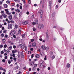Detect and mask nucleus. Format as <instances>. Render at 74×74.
Returning a JSON list of instances; mask_svg holds the SVG:
<instances>
[{
    "label": "nucleus",
    "instance_id": "obj_24",
    "mask_svg": "<svg viewBox=\"0 0 74 74\" xmlns=\"http://www.w3.org/2000/svg\"><path fill=\"white\" fill-rule=\"evenodd\" d=\"M4 47L5 48H7V45L6 44L4 46Z\"/></svg>",
    "mask_w": 74,
    "mask_h": 74
},
{
    "label": "nucleus",
    "instance_id": "obj_9",
    "mask_svg": "<svg viewBox=\"0 0 74 74\" xmlns=\"http://www.w3.org/2000/svg\"><path fill=\"white\" fill-rule=\"evenodd\" d=\"M3 6L4 7V8H7L8 7V5H7V4H3Z\"/></svg>",
    "mask_w": 74,
    "mask_h": 74
},
{
    "label": "nucleus",
    "instance_id": "obj_13",
    "mask_svg": "<svg viewBox=\"0 0 74 74\" xmlns=\"http://www.w3.org/2000/svg\"><path fill=\"white\" fill-rule=\"evenodd\" d=\"M36 46V43H32V46L33 47H35Z\"/></svg>",
    "mask_w": 74,
    "mask_h": 74
},
{
    "label": "nucleus",
    "instance_id": "obj_59",
    "mask_svg": "<svg viewBox=\"0 0 74 74\" xmlns=\"http://www.w3.org/2000/svg\"><path fill=\"white\" fill-rule=\"evenodd\" d=\"M2 29L3 30H4V27H3L2 28Z\"/></svg>",
    "mask_w": 74,
    "mask_h": 74
},
{
    "label": "nucleus",
    "instance_id": "obj_34",
    "mask_svg": "<svg viewBox=\"0 0 74 74\" xmlns=\"http://www.w3.org/2000/svg\"><path fill=\"white\" fill-rule=\"evenodd\" d=\"M3 45H0V48H3Z\"/></svg>",
    "mask_w": 74,
    "mask_h": 74
},
{
    "label": "nucleus",
    "instance_id": "obj_10",
    "mask_svg": "<svg viewBox=\"0 0 74 74\" xmlns=\"http://www.w3.org/2000/svg\"><path fill=\"white\" fill-rule=\"evenodd\" d=\"M21 28L19 29V31L18 32V34H21Z\"/></svg>",
    "mask_w": 74,
    "mask_h": 74
},
{
    "label": "nucleus",
    "instance_id": "obj_41",
    "mask_svg": "<svg viewBox=\"0 0 74 74\" xmlns=\"http://www.w3.org/2000/svg\"><path fill=\"white\" fill-rule=\"evenodd\" d=\"M12 56L13 58H15V55L14 54H13Z\"/></svg>",
    "mask_w": 74,
    "mask_h": 74
},
{
    "label": "nucleus",
    "instance_id": "obj_62",
    "mask_svg": "<svg viewBox=\"0 0 74 74\" xmlns=\"http://www.w3.org/2000/svg\"><path fill=\"white\" fill-rule=\"evenodd\" d=\"M39 40L40 41H42V39L40 38L39 39Z\"/></svg>",
    "mask_w": 74,
    "mask_h": 74
},
{
    "label": "nucleus",
    "instance_id": "obj_7",
    "mask_svg": "<svg viewBox=\"0 0 74 74\" xmlns=\"http://www.w3.org/2000/svg\"><path fill=\"white\" fill-rule=\"evenodd\" d=\"M8 28L9 29H11L12 28V25H9L8 26Z\"/></svg>",
    "mask_w": 74,
    "mask_h": 74
},
{
    "label": "nucleus",
    "instance_id": "obj_55",
    "mask_svg": "<svg viewBox=\"0 0 74 74\" xmlns=\"http://www.w3.org/2000/svg\"><path fill=\"white\" fill-rule=\"evenodd\" d=\"M3 16L4 18H6V17H7V15H5V16Z\"/></svg>",
    "mask_w": 74,
    "mask_h": 74
},
{
    "label": "nucleus",
    "instance_id": "obj_1",
    "mask_svg": "<svg viewBox=\"0 0 74 74\" xmlns=\"http://www.w3.org/2000/svg\"><path fill=\"white\" fill-rule=\"evenodd\" d=\"M5 11L6 12V14L8 15H11V13L9 12L8 11V9H5Z\"/></svg>",
    "mask_w": 74,
    "mask_h": 74
},
{
    "label": "nucleus",
    "instance_id": "obj_46",
    "mask_svg": "<svg viewBox=\"0 0 74 74\" xmlns=\"http://www.w3.org/2000/svg\"><path fill=\"white\" fill-rule=\"evenodd\" d=\"M33 57H34V54H32L31 55V58H33Z\"/></svg>",
    "mask_w": 74,
    "mask_h": 74
},
{
    "label": "nucleus",
    "instance_id": "obj_4",
    "mask_svg": "<svg viewBox=\"0 0 74 74\" xmlns=\"http://www.w3.org/2000/svg\"><path fill=\"white\" fill-rule=\"evenodd\" d=\"M10 34L11 36H13V35L15 34V31L14 30L11 31Z\"/></svg>",
    "mask_w": 74,
    "mask_h": 74
},
{
    "label": "nucleus",
    "instance_id": "obj_12",
    "mask_svg": "<svg viewBox=\"0 0 74 74\" xmlns=\"http://www.w3.org/2000/svg\"><path fill=\"white\" fill-rule=\"evenodd\" d=\"M55 14L54 13H53L52 14V16H51L53 18V17H55Z\"/></svg>",
    "mask_w": 74,
    "mask_h": 74
},
{
    "label": "nucleus",
    "instance_id": "obj_19",
    "mask_svg": "<svg viewBox=\"0 0 74 74\" xmlns=\"http://www.w3.org/2000/svg\"><path fill=\"white\" fill-rule=\"evenodd\" d=\"M15 11L16 12H20V10L19 9H17L15 10Z\"/></svg>",
    "mask_w": 74,
    "mask_h": 74
},
{
    "label": "nucleus",
    "instance_id": "obj_45",
    "mask_svg": "<svg viewBox=\"0 0 74 74\" xmlns=\"http://www.w3.org/2000/svg\"><path fill=\"white\" fill-rule=\"evenodd\" d=\"M8 37V35H5V38H7Z\"/></svg>",
    "mask_w": 74,
    "mask_h": 74
},
{
    "label": "nucleus",
    "instance_id": "obj_15",
    "mask_svg": "<svg viewBox=\"0 0 74 74\" xmlns=\"http://www.w3.org/2000/svg\"><path fill=\"white\" fill-rule=\"evenodd\" d=\"M52 1H50V2L49 3V6H50V7H51V5H52Z\"/></svg>",
    "mask_w": 74,
    "mask_h": 74
},
{
    "label": "nucleus",
    "instance_id": "obj_36",
    "mask_svg": "<svg viewBox=\"0 0 74 74\" xmlns=\"http://www.w3.org/2000/svg\"><path fill=\"white\" fill-rule=\"evenodd\" d=\"M44 59L45 60H47V56H45V58H44Z\"/></svg>",
    "mask_w": 74,
    "mask_h": 74
},
{
    "label": "nucleus",
    "instance_id": "obj_60",
    "mask_svg": "<svg viewBox=\"0 0 74 74\" xmlns=\"http://www.w3.org/2000/svg\"><path fill=\"white\" fill-rule=\"evenodd\" d=\"M26 14H27V15H29V12H26Z\"/></svg>",
    "mask_w": 74,
    "mask_h": 74
},
{
    "label": "nucleus",
    "instance_id": "obj_35",
    "mask_svg": "<svg viewBox=\"0 0 74 74\" xmlns=\"http://www.w3.org/2000/svg\"><path fill=\"white\" fill-rule=\"evenodd\" d=\"M12 14L13 15H14V14H15V12H12Z\"/></svg>",
    "mask_w": 74,
    "mask_h": 74
},
{
    "label": "nucleus",
    "instance_id": "obj_31",
    "mask_svg": "<svg viewBox=\"0 0 74 74\" xmlns=\"http://www.w3.org/2000/svg\"><path fill=\"white\" fill-rule=\"evenodd\" d=\"M18 25H15V29H17L18 28Z\"/></svg>",
    "mask_w": 74,
    "mask_h": 74
},
{
    "label": "nucleus",
    "instance_id": "obj_22",
    "mask_svg": "<svg viewBox=\"0 0 74 74\" xmlns=\"http://www.w3.org/2000/svg\"><path fill=\"white\" fill-rule=\"evenodd\" d=\"M19 68V66H16L15 67V69H18V68Z\"/></svg>",
    "mask_w": 74,
    "mask_h": 74
},
{
    "label": "nucleus",
    "instance_id": "obj_23",
    "mask_svg": "<svg viewBox=\"0 0 74 74\" xmlns=\"http://www.w3.org/2000/svg\"><path fill=\"white\" fill-rule=\"evenodd\" d=\"M8 49L10 50H11L12 49V46H10L9 47H8Z\"/></svg>",
    "mask_w": 74,
    "mask_h": 74
},
{
    "label": "nucleus",
    "instance_id": "obj_2",
    "mask_svg": "<svg viewBox=\"0 0 74 74\" xmlns=\"http://www.w3.org/2000/svg\"><path fill=\"white\" fill-rule=\"evenodd\" d=\"M38 27L40 29H42L44 28V25L42 24H39Z\"/></svg>",
    "mask_w": 74,
    "mask_h": 74
},
{
    "label": "nucleus",
    "instance_id": "obj_53",
    "mask_svg": "<svg viewBox=\"0 0 74 74\" xmlns=\"http://www.w3.org/2000/svg\"><path fill=\"white\" fill-rule=\"evenodd\" d=\"M16 16H17V14L14 15V17L15 18H16Z\"/></svg>",
    "mask_w": 74,
    "mask_h": 74
},
{
    "label": "nucleus",
    "instance_id": "obj_48",
    "mask_svg": "<svg viewBox=\"0 0 74 74\" xmlns=\"http://www.w3.org/2000/svg\"><path fill=\"white\" fill-rule=\"evenodd\" d=\"M14 10H15V8H12L11 9V11H14Z\"/></svg>",
    "mask_w": 74,
    "mask_h": 74
},
{
    "label": "nucleus",
    "instance_id": "obj_18",
    "mask_svg": "<svg viewBox=\"0 0 74 74\" xmlns=\"http://www.w3.org/2000/svg\"><path fill=\"white\" fill-rule=\"evenodd\" d=\"M35 56L36 58H38L40 57V56H39V55L38 54H36V55Z\"/></svg>",
    "mask_w": 74,
    "mask_h": 74
},
{
    "label": "nucleus",
    "instance_id": "obj_43",
    "mask_svg": "<svg viewBox=\"0 0 74 74\" xmlns=\"http://www.w3.org/2000/svg\"><path fill=\"white\" fill-rule=\"evenodd\" d=\"M61 1H62V0H58V2L59 3H61Z\"/></svg>",
    "mask_w": 74,
    "mask_h": 74
},
{
    "label": "nucleus",
    "instance_id": "obj_40",
    "mask_svg": "<svg viewBox=\"0 0 74 74\" xmlns=\"http://www.w3.org/2000/svg\"><path fill=\"white\" fill-rule=\"evenodd\" d=\"M12 52L13 54L15 53V51L14 50H12Z\"/></svg>",
    "mask_w": 74,
    "mask_h": 74
},
{
    "label": "nucleus",
    "instance_id": "obj_32",
    "mask_svg": "<svg viewBox=\"0 0 74 74\" xmlns=\"http://www.w3.org/2000/svg\"><path fill=\"white\" fill-rule=\"evenodd\" d=\"M4 11H3V10H2L1 12V14H3V13H4Z\"/></svg>",
    "mask_w": 74,
    "mask_h": 74
},
{
    "label": "nucleus",
    "instance_id": "obj_17",
    "mask_svg": "<svg viewBox=\"0 0 74 74\" xmlns=\"http://www.w3.org/2000/svg\"><path fill=\"white\" fill-rule=\"evenodd\" d=\"M6 53H10V51L8 50V49L6 51Z\"/></svg>",
    "mask_w": 74,
    "mask_h": 74
},
{
    "label": "nucleus",
    "instance_id": "obj_39",
    "mask_svg": "<svg viewBox=\"0 0 74 74\" xmlns=\"http://www.w3.org/2000/svg\"><path fill=\"white\" fill-rule=\"evenodd\" d=\"M25 34H23L22 35V37L23 38H25Z\"/></svg>",
    "mask_w": 74,
    "mask_h": 74
},
{
    "label": "nucleus",
    "instance_id": "obj_33",
    "mask_svg": "<svg viewBox=\"0 0 74 74\" xmlns=\"http://www.w3.org/2000/svg\"><path fill=\"white\" fill-rule=\"evenodd\" d=\"M31 18L32 19L34 18V15H33L32 16Z\"/></svg>",
    "mask_w": 74,
    "mask_h": 74
},
{
    "label": "nucleus",
    "instance_id": "obj_27",
    "mask_svg": "<svg viewBox=\"0 0 74 74\" xmlns=\"http://www.w3.org/2000/svg\"><path fill=\"white\" fill-rule=\"evenodd\" d=\"M35 23H36L37 24L38 23V20H36Z\"/></svg>",
    "mask_w": 74,
    "mask_h": 74
},
{
    "label": "nucleus",
    "instance_id": "obj_64",
    "mask_svg": "<svg viewBox=\"0 0 74 74\" xmlns=\"http://www.w3.org/2000/svg\"><path fill=\"white\" fill-rule=\"evenodd\" d=\"M4 56H6V55H7V53H5L4 54Z\"/></svg>",
    "mask_w": 74,
    "mask_h": 74
},
{
    "label": "nucleus",
    "instance_id": "obj_47",
    "mask_svg": "<svg viewBox=\"0 0 74 74\" xmlns=\"http://www.w3.org/2000/svg\"><path fill=\"white\" fill-rule=\"evenodd\" d=\"M4 51H1V54H3V53H4Z\"/></svg>",
    "mask_w": 74,
    "mask_h": 74
},
{
    "label": "nucleus",
    "instance_id": "obj_63",
    "mask_svg": "<svg viewBox=\"0 0 74 74\" xmlns=\"http://www.w3.org/2000/svg\"><path fill=\"white\" fill-rule=\"evenodd\" d=\"M42 42H45V40H42Z\"/></svg>",
    "mask_w": 74,
    "mask_h": 74
},
{
    "label": "nucleus",
    "instance_id": "obj_8",
    "mask_svg": "<svg viewBox=\"0 0 74 74\" xmlns=\"http://www.w3.org/2000/svg\"><path fill=\"white\" fill-rule=\"evenodd\" d=\"M49 38V36H48V35H47L46 36V39L47 40H48Z\"/></svg>",
    "mask_w": 74,
    "mask_h": 74
},
{
    "label": "nucleus",
    "instance_id": "obj_16",
    "mask_svg": "<svg viewBox=\"0 0 74 74\" xmlns=\"http://www.w3.org/2000/svg\"><path fill=\"white\" fill-rule=\"evenodd\" d=\"M51 58L52 59H54L55 58V55H53L51 57Z\"/></svg>",
    "mask_w": 74,
    "mask_h": 74
},
{
    "label": "nucleus",
    "instance_id": "obj_26",
    "mask_svg": "<svg viewBox=\"0 0 74 74\" xmlns=\"http://www.w3.org/2000/svg\"><path fill=\"white\" fill-rule=\"evenodd\" d=\"M6 3L7 4H9V3H10V1H6Z\"/></svg>",
    "mask_w": 74,
    "mask_h": 74
},
{
    "label": "nucleus",
    "instance_id": "obj_20",
    "mask_svg": "<svg viewBox=\"0 0 74 74\" xmlns=\"http://www.w3.org/2000/svg\"><path fill=\"white\" fill-rule=\"evenodd\" d=\"M43 66V68H44V65H39V67L40 68H41L42 67V66Z\"/></svg>",
    "mask_w": 74,
    "mask_h": 74
},
{
    "label": "nucleus",
    "instance_id": "obj_49",
    "mask_svg": "<svg viewBox=\"0 0 74 74\" xmlns=\"http://www.w3.org/2000/svg\"><path fill=\"white\" fill-rule=\"evenodd\" d=\"M33 31H35V30H36V28H35L34 27H33Z\"/></svg>",
    "mask_w": 74,
    "mask_h": 74
},
{
    "label": "nucleus",
    "instance_id": "obj_44",
    "mask_svg": "<svg viewBox=\"0 0 74 74\" xmlns=\"http://www.w3.org/2000/svg\"><path fill=\"white\" fill-rule=\"evenodd\" d=\"M6 30H4L3 31V33H5V32H6Z\"/></svg>",
    "mask_w": 74,
    "mask_h": 74
},
{
    "label": "nucleus",
    "instance_id": "obj_58",
    "mask_svg": "<svg viewBox=\"0 0 74 74\" xmlns=\"http://www.w3.org/2000/svg\"><path fill=\"white\" fill-rule=\"evenodd\" d=\"M20 9H21V10H22V7L21 5L20 6Z\"/></svg>",
    "mask_w": 74,
    "mask_h": 74
},
{
    "label": "nucleus",
    "instance_id": "obj_52",
    "mask_svg": "<svg viewBox=\"0 0 74 74\" xmlns=\"http://www.w3.org/2000/svg\"><path fill=\"white\" fill-rule=\"evenodd\" d=\"M8 63L9 64H10V63H11V61H10V60H8Z\"/></svg>",
    "mask_w": 74,
    "mask_h": 74
},
{
    "label": "nucleus",
    "instance_id": "obj_6",
    "mask_svg": "<svg viewBox=\"0 0 74 74\" xmlns=\"http://www.w3.org/2000/svg\"><path fill=\"white\" fill-rule=\"evenodd\" d=\"M22 23L24 25H27V24L28 23V22L27 21H25L24 22H23Z\"/></svg>",
    "mask_w": 74,
    "mask_h": 74
},
{
    "label": "nucleus",
    "instance_id": "obj_28",
    "mask_svg": "<svg viewBox=\"0 0 74 74\" xmlns=\"http://www.w3.org/2000/svg\"><path fill=\"white\" fill-rule=\"evenodd\" d=\"M4 34H1V37H4Z\"/></svg>",
    "mask_w": 74,
    "mask_h": 74
},
{
    "label": "nucleus",
    "instance_id": "obj_30",
    "mask_svg": "<svg viewBox=\"0 0 74 74\" xmlns=\"http://www.w3.org/2000/svg\"><path fill=\"white\" fill-rule=\"evenodd\" d=\"M34 63V62H31V65H33Z\"/></svg>",
    "mask_w": 74,
    "mask_h": 74
},
{
    "label": "nucleus",
    "instance_id": "obj_54",
    "mask_svg": "<svg viewBox=\"0 0 74 74\" xmlns=\"http://www.w3.org/2000/svg\"><path fill=\"white\" fill-rule=\"evenodd\" d=\"M31 42H33L34 41V39H31Z\"/></svg>",
    "mask_w": 74,
    "mask_h": 74
},
{
    "label": "nucleus",
    "instance_id": "obj_25",
    "mask_svg": "<svg viewBox=\"0 0 74 74\" xmlns=\"http://www.w3.org/2000/svg\"><path fill=\"white\" fill-rule=\"evenodd\" d=\"M32 24L33 25H37V24L36 23V22H33L32 23Z\"/></svg>",
    "mask_w": 74,
    "mask_h": 74
},
{
    "label": "nucleus",
    "instance_id": "obj_38",
    "mask_svg": "<svg viewBox=\"0 0 74 74\" xmlns=\"http://www.w3.org/2000/svg\"><path fill=\"white\" fill-rule=\"evenodd\" d=\"M0 69L1 70H4V69H3V68L2 67H0Z\"/></svg>",
    "mask_w": 74,
    "mask_h": 74
},
{
    "label": "nucleus",
    "instance_id": "obj_21",
    "mask_svg": "<svg viewBox=\"0 0 74 74\" xmlns=\"http://www.w3.org/2000/svg\"><path fill=\"white\" fill-rule=\"evenodd\" d=\"M2 41L3 43H5V40L4 39H2Z\"/></svg>",
    "mask_w": 74,
    "mask_h": 74
},
{
    "label": "nucleus",
    "instance_id": "obj_57",
    "mask_svg": "<svg viewBox=\"0 0 74 74\" xmlns=\"http://www.w3.org/2000/svg\"><path fill=\"white\" fill-rule=\"evenodd\" d=\"M28 2L29 4H31V1H30V0H29Z\"/></svg>",
    "mask_w": 74,
    "mask_h": 74
},
{
    "label": "nucleus",
    "instance_id": "obj_3",
    "mask_svg": "<svg viewBox=\"0 0 74 74\" xmlns=\"http://www.w3.org/2000/svg\"><path fill=\"white\" fill-rule=\"evenodd\" d=\"M46 46L45 45H43L41 46V48L43 50H45V48Z\"/></svg>",
    "mask_w": 74,
    "mask_h": 74
},
{
    "label": "nucleus",
    "instance_id": "obj_29",
    "mask_svg": "<svg viewBox=\"0 0 74 74\" xmlns=\"http://www.w3.org/2000/svg\"><path fill=\"white\" fill-rule=\"evenodd\" d=\"M10 22H11V23H14V21H10Z\"/></svg>",
    "mask_w": 74,
    "mask_h": 74
},
{
    "label": "nucleus",
    "instance_id": "obj_56",
    "mask_svg": "<svg viewBox=\"0 0 74 74\" xmlns=\"http://www.w3.org/2000/svg\"><path fill=\"white\" fill-rule=\"evenodd\" d=\"M22 52H23V51H22V52H20V54H21V55H23V53Z\"/></svg>",
    "mask_w": 74,
    "mask_h": 74
},
{
    "label": "nucleus",
    "instance_id": "obj_50",
    "mask_svg": "<svg viewBox=\"0 0 74 74\" xmlns=\"http://www.w3.org/2000/svg\"><path fill=\"white\" fill-rule=\"evenodd\" d=\"M13 60L15 61L16 60V58L14 57V58Z\"/></svg>",
    "mask_w": 74,
    "mask_h": 74
},
{
    "label": "nucleus",
    "instance_id": "obj_42",
    "mask_svg": "<svg viewBox=\"0 0 74 74\" xmlns=\"http://www.w3.org/2000/svg\"><path fill=\"white\" fill-rule=\"evenodd\" d=\"M36 70V68L34 67L33 69H32V70L33 71H34Z\"/></svg>",
    "mask_w": 74,
    "mask_h": 74
},
{
    "label": "nucleus",
    "instance_id": "obj_51",
    "mask_svg": "<svg viewBox=\"0 0 74 74\" xmlns=\"http://www.w3.org/2000/svg\"><path fill=\"white\" fill-rule=\"evenodd\" d=\"M58 7H59V6L58 5H56V8H58Z\"/></svg>",
    "mask_w": 74,
    "mask_h": 74
},
{
    "label": "nucleus",
    "instance_id": "obj_61",
    "mask_svg": "<svg viewBox=\"0 0 74 74\" xmlns=\"http://www.w3.org/2000/svg\"><path fill=\"white\" fill-rule=\"evenodd\" d=\"M3 4V2L2 1H0V5H1Z\"/></svg>",
    "mask_w": 74,
    "mask_h": 74
},
{
    "label": "nucleus",
    "instance_id": "obj_11",
    "mask_svg": "<svg viewBox=\"0 0 74 74\" xmlns=\"http://www.w3.org/2000/svg\"><path fill=\"white\" fill-rule=\"evenodd\" d=\"M12 15H10L9 16V19L10 20H11V19H12Z\"/></svg>",
    "mask_w": 74,
    "mask_h": 74
},
{
    "label": "nucleus",
    "instance_id": "obj_37",
    "mask_svg": "<svg viewBox=\"0 0 74 74\" xmlns=\"http://www.w3.org/2000/svg\"><path fill=\"white\" fill-rule=\"evenodd\" d=\"M70 65H66V67L67 68V69H69V67H70Z\"/></svg>",
    "mask_w": 74,
    "mask_h": 74
},
{
    "label": "nucleus",
    "instance_id": "obj_14",
    "mask_svg": "<svg viewBox=\"0 0 74 74\" xmlns=\"http://www.w3.org/2000/svg\"><path fill=\"white\" fill-rule=\"evenodd\" d=\"M49 47H46L45 49V50H46V51H48V50H49Z\"/></svg>",
    "mask_w": 74,
    "mask_h": 74
},
{
    "label": "nucleus",
    "instance_id": "obj_5",
    "mask_svg": "<svg viewBox=\"0 0 74 74\" xmlns=\"http://www.w3.org/2000/svg\"><path fill=\"white\" fill-rule=\"evenodd\" d=\"M38 14H40L41 16H42V11L41 10H40L38 11Z\"/></svg>",
    "mask_w": 74,
    "mask_h": 74
}]
</instances>
